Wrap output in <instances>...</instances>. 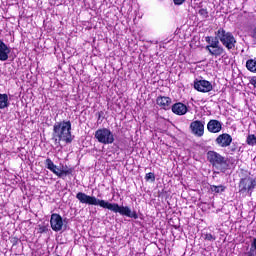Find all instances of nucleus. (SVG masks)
Returning a JSON list of instances; mask_svg holds the SVG:
<instances>
[{"label": "nucleus", "mask_w": 256, "mask_h": 256, "mask_svg": "<svg viewBox=\"0 0 256 256\" xmlns=\"http://www.w3.org/2000/svg\"><path fill=\"white\" fill-rule=\"evenodd\" d=\"M215 35L216 37L208 36L205 38L206 43H208L206 50L210 53V55L213 57H221V55H225V48L228 49V51L235 49L237 39L232 32H229L224 28H219L215 32ZM221 43L225 48L221 46Z\"/></svg>", "instance_id": "nucleus-1"}, {"label": "nucleus", "mask_w": 256, "mask_h": 256, "mask_svg": "<svg viewBox=\"0 0 256 256\" xmlns=\"http://www.w3.org/2000/svg\"><path fill=\"white\" fill-rule=\"evenodd\" d=\"M76 199L85 205H99V207H102L103 209H108L109 211H113V213H120L124 217H130V219H139L137 212L132 211L129 206H119L117 203H109L105 200L97 199L95 196H89L84 192H78L76 194Z\"/></svg>", "instance_id": "nucleus-2"}, {"label": "nucleus", "mask_w": 256, "mask_h": 256, "mask_svg": "<svg viewBox=\"0 0 256 256\" xmlns=\"http://www.w3.org/2000/svg\"><path fill=\"white\" fill-rule=\"evenodd\" d=\"M53 137L55 142L64 141L67 145L73 143L75 136L71 134V121L56 122L53 126Z\"/></svg>", "instance_id": "nucleus-3"}, {"label": "nucleus", "mask_w": 256, "mask_h": 256, "mask_svg": "<svg viewBox=\"0 0 256 256\" xmlns=\"http://www.w3.org/2000/svg\"><path fill=\"white\" fill-rule=\"evenodd\" d=\"M207 161L210 162L213 169V175H219V173H225L227 169H229V162H227V158L221 155L219 152L210 150L207 152Z\"/></svg>", "instance_id": "nucleus-4"}, {"label": "nucleus", "mask_w": 256, "mask_h": 256, "mask_svg": "<svg viewBox=\"0 0 256 256\" xmlns=\"http://www.w3.org/2000/svg\"><path fill=\"white\" fill-rule=\"evenodd\" d=\"M94 137L97 139L98 143H102V145H112V143H115V136L108 128L96 130Z\"/></svg>", "instance_id": "nucleus-5"}, {"label": "nucleus", "mask_w": 256, "mask_h": 256, "mask_svg": "<svg viewBox=\"0 0 256 256\" xmlns=\"http://www.w3.org/2000/svg\"><path fill=\"white\" fill-rule=\"evenodd\" d=\"M239 193L245 194L248 193L249 197L253 195V191L256 188V179L253 177L241 178L239 185Z\"/></svg>", "instance_id": "nucleus-6"}, {"label": "nucleus", "mask_w": 256, "mask_h": 256, "mask_svg": "<svg viewBox=\"0 0 256 256\" xmlns=\"http://www.w3.org/2000/svg\"><path fill=\"white\" fill-rule=\"evenodd\" d=\"M194 89L200 93H209V91H213V84L207 80H195Z\"/></svg>", "instance_id": "nucleus-7"}, {"label": "nucleus", "mask_w": 256, "mask_h": 256, "mask_svg": "<svg viewBox=\"0 0 256 256\" xmlns=\"http://www.w3.org/2000/svg\"><path fill=\"white\" fill-rule=\"evenodd\" d=\"M50 225L51 229L56 231V233L62 231L64 227L63 217L57 213H53L50 218Z\"/></svg>", "instance_id": "nucleus-8"}, {"label": "nucleus", "mask_w": 256, "mask_h": 256, "mask_svg": "<svg viewBox=\"0 0 256 256\" xmlns=\"http://www.w3.org/2000/svg\"><path fill=\"white\" fill-rule=\"evenodd\" d=\"M190 129L194 135L197 137H203L205 133V122L201 120H195L191 122Z\"/></svg>", "instance_id": "nucleus-9"}, {"label": "nucleus", "mask_w": 256, "mask_h": 256, "mask_svg": "<svg viewBox=\"0 0 256 256\" xmlns=\"http://www.w3.org/2000/svg\"><path fill=\"white\" fill-rule=\"evenodd\" d=\"M215 143L216 145H218V147H222V148L231 147V143H233V137H231L230 134L223 133V134H220L215 139Z\"/></svg>", "instance_id": "nucleus-10"}, {"label": "nucleus", "mask_w": 256, "mask_h": 256, "mask_svg": "<svg viewBox=\"0 0 256 256\" xmlns=\"http://www.w3.org/2000/svg\"><path fill=\"white\" fill-rule=\"evenodd\" d=\"M156 103L157 105H159V107H161V109H164L165 111H169V109H171V103L173 102L170 97L158 96L156 99Z\"/></svg>", "instance_id": "nucleus-11"}, {"label": "nucleus", "mask_w": 256, "mask_h": 256, "mask_svg": "<svg viewBox=\"0 0 256 256\" xmlns=\"http://www.w3.org/2000/svg\"><path fill=\"white\" fill-rule=\"evenodd\" d=\"M170 109H172V113H174V115H180V116L186 115L187 111H189V109L187 108V105L181 102H177L173 104Z\"/></svg>", "instance_id": "nucleus-12"}, {"label": "nucleus", "mask_w": 256, "mask_h": 256, "mask_svg": "<svg viewBox=\"0 0 256 256\" xmlns=\"http://www.w3.org/2000/svg\"><path fill=\"white\" fill-rule=\"evenodd\" d=\"M207 129L209 133H220L223 129V123L219 120H210L207 124Z\"/></svg>", "instance_id": "nucleus-13"}, {"label": "nucleus", "mask_w": 256, "mask_h": 256, "mask_svg": "<svg viewBox=\"0 0 256 256\" xmlns=\"http://www.w3.org/2000/svg\"><path fill=\"white\" fill-rule=\"evenodd\" d=\"M9 53H11V49L0 39V61H7Z\"/></svg>", "instance_id": "nucleus-14"}, {"label": "nucleus", "mask_w": 256, "mask_h": 256, "mask_svg": "<svg viewBox=\"0 0 256 256\" xmlns=\"http://www.w3.org/2000/svg\"><path fill=\"white\" fill-rule=\"evenodd\" d=\"M44 165L46 169H49V171H51L52 173H54V175L58 177L60 169L59 167H57V165H55V163H53V160H51V158H47L44 162Z\"/></svg>", "instance_id": "nucleus-15"}, {"label": "nucleus", "mask_w": 256, "mask_h": 256, "mask_svg": "<svg viewBox=\"0 0 256 256\" xmlns=\"http://www.w3.org/2000/svg\"><path fill=\"white\" fill-rule=\"evenodd\" d=\"M9 107V96L7 94H0V109Z\"/></svg>", "instance_id": "nucleus-16"}, {"label": "nucleus", "mask_w": 256, "mask_h": 256, "mask_svg": "<svg viewBox=\"0 0 256 256\" xmlns=\"http://www.w3.org/2000/svg\"><path fill=\"white\" fill-rule=\"evenodd\" d=\"M246 69H248V71H250L251 73H256V60L255 59L247 60Z\"/></svg>", "instance_id": "nucleus-17"}, {"label": "nucleus", "mask_w": 256, "mask_h": 256, "mask_svg": "<svg viewBox=\"0 0 256 256\" xmlns=\"http://www.w3.org/2000/svg\"><path fill=\"white\" fill-rule=\"evenodd\" d=\"M73 174V168H68L67 166L66 167H63V169L59 170L58 172V177H67V175H72Z\"/></svg>", "instance_id": "nucleus-18"}, {"label": "nucleus", "mask_w": 256, "mask_h": 256, "mask_svg": "<svg viewBox=\"0 0 256 256\" xmlns=\"http://www.w3.org/2000/svg\"><path fill=\"white\" fill-rule=\"evenodd\" d=\"M225 189H227V187L223 186V185H211L210 186V191H212V193H224Z\"/></svg>", "instance_id": "nucleus-19"}, {"label": "nucleus", "mask_w": 256, "mask_h": 256, "mask_svg": "<svg viewBox=\"0 0 256 256\" xmlns=\"http://www.w3.org/2000/svg\"><path fill=\"white\" fill-rule=\"evenodd\" d=\"M247 256H256V238H254L251 242L250 249L246 253Z\"/></svg>", "instance_id": "nucleus-20"}, {"label": "nucleus", "mask_w": 256, "mask_h": 256, "mask_svg": "<svg viewBox=\"0 0 256 256\" xmlns=\"http://www.w3.org/2000/svg\"><path fill=\"white\" fill-rule=\"evenodd\" d=\"M246 142H247V145H250L251 147L255 146L256 136L254 134L248 135Z\"/></svg>", "instance_id": "nucleus-21"}, {"label": "nucleus", "mask_w": 256, "mask_h": 256, "mask_svg": "<svg viewBox=\"0 0 256 256\" xmlns=\"http://www.w3.org/2000/svg\"><path fill=\"white\" fill-rule=\"evenodd\" d=\"M198 14L202 17V19H209V11H207L205 8H201L198 11Z\"/></svg>", "instance_id": "nucleus-22"}, {"label": "nucleus", "mask_w": 256, "mask_h": 256, "mask_svg": "<svg viewBox=\"0 0 256 256\" xmlns=\"http://www.w3.org/2000/svg\"><path fill=\"white\" fill-rule=\"evenodd\" d=\"M146 181H150L151 183H155V173L149 172L145 175Z\"/></svg>", "instance_id": "nucleus-23"}, {"label": "nucleus", "mask_w": 256, "mask_h": 256, "mask_svg": "<svg viewBox=\"0 0 256 256\" xmlns=\"http://www.w3.org/2000/svg\"><path fill=\"white\" fill-rule=\"evenodd\" d=\"M204 239L205 241H215L217 238L213 234L206 233L204 234Z\"/></svg>", "instance_id": "nucleus-24"}, {"label": "nucleus", "mask_w": 256, "mask_h": 256, "mask_svg": "<svg viewBox=\"0 0 256 256\" xmlns=\"http://www.w3.org/2000/svg\"><path fill=\"white\" fill-rule=\"evenodd\" d=\"M235 151H237V143H232V145L229 147V152L231 153V155H233Z\"/></svg>", "instance_id": "nucleus-25"}, {"label": "nucleus", "mask_w": 256, "mask_h": 256, "mask_svg": "<svg viewBox=\"0 0 256 256\" xmlns=\"http://www.w3.org/2000/svg\"><path fill=\"white\" fill-rule=\"evenodd\" d=\"M250 84L253 85V87H256V76H253V77L250 79Z\"/></svg>", "instance_id": "nucleus-26"}, {"label": "nucleus", "mask_w": 256, "mask_h": 256, "mask_svg": "<svg viewBox=\"0 0 256 256\" xmlns=\"http://www.w3.org/2000/svg\"><path fill=\"white\" fill-rule=\"evenodd\" d=\"M185 0H173L174 5H183Z\"/></svg>", "instance_id": "nucleus-27"}, {"label": "nucleus", "mask_w": 256, "mask_h": 256, "mask_svg": "<svg viewBox=\"0 0 256 256\" xmlns=\"http://www.w3.org/2000/svg\"><path fill=\"white\" fill-rule=\"evenodd\" d=\"M252 39H253V41L256 45V28H254L253 31H252Z\"/></svg>", "instance_id": "nucleus-28"}]
</instances>
